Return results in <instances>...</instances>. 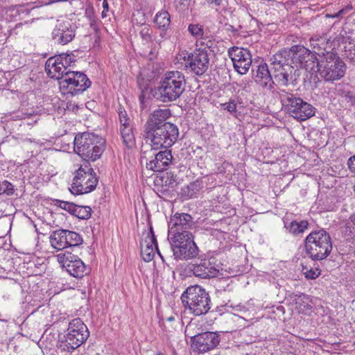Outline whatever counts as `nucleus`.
Listing matches in <instances>:
<instances>
[{
	"label": "nucleus",
	"mask_w": 355,
	"mask_h": 355,
	"mask_svg": "<svg viewBox=\"0 0 355 355\" xmlns=\"http://www.w3.org/2000/svg\"><path fill=\"white\" fill-rule=\"evenodd\" d=\"M186 86L184 73L179 71L166 72L154 89V96L163 103H169L179 98Z\"/></svg>",
	"instance_id": "f257e3e1"
},
{
	"label": "nucleus",
	"mask_w": 355,
	"mask_h": 355,
	"mask_svg": "<svg viewBox=\"0 0 355 355\" xmlns=\"http://www.w3.org/2000/svg\"><path fill=\"white\" fill-rule=\"evenodd\" d=\"M104 139L94 133L84 132L74 139V151L85 160L96 161L104 150Z\"/></svg>",
	"instance_id": "f03ea898"
},
{
	"label": "nucleus",
	"mask_w": 355,
	"mask_h": 355,
	"mask_svg": "<svg viewBox=\"0 0 355 355\" xmlns=\"http://www.w3.org/2000/svg\"><path fill=\"white\" fill-rule=\"evenodd\" d=\"M181 300L184 306L196 316L206 314L211 309L209 293L198 285L189 286L182 293Z\"/></svg>",
	"instance_id": "7ed1b4c3"
},
{
	"label": "nucleus",
	"mask_w": 355,
	"mask_h": 355,
	"mask_svg": "<svg viewBox=\"0 0 355 355\" xmlns=\"http://www.w3.org/2000/svg\"><path fill=\"white\" fill-rule=\"evenodd\" d=\"M306 252L313 260H322L332 250V241L324 229L311 232L305 239Z\"/></svg>",
	"instance_id": "20e7f679"
},
{
	"label": "nucleus",
	"mask_w": 355,
	"mask_h": 355,
	"mask_svg": "<svg viewBox=\"0 0 355 355\" xmlns=\"http://www.w3.org/2000/svg\"><path fill=\"white\" fill-rule=\"evenodd\" d=\"M179 130L174 124H166L158 128L144 130V137L150 148L160 150L172 146L178 139Z\"/></svg>",
	"instance_id": "39448f33"
},
{
	"label": "nucleus",
	"mask_w": 355,
	"mask_h": 355,
	"mask_svg": "<svg viewBox=\"0 0 355 355\" xmlns=\"http://www.w3.org/2000/svg\"><path fill=\"white\" fill-rule=\"evenodd\" d=\"M279 98L286 112L298 121H305L315 114V107L284 89L279 92Z\"/></svg>",
	"instance_id": "423d86ee"
},
{
	"label": "nucleus",
	"mask_w": 355,
	"mask_h": 355,
	"mask_svg": "<svg viewBox=\"0 0 355 355\" xmlns=\"http://www.w3.org/2000/svg\"><path fill=\"white\" fill-rule=\"evenodd\" d=\"M315 67L322 78L331 82L343 78L346 70V65L340 57L330 52H327L321 60H318Z\"/></svg>",
	"instance_id": "0eeeda50"
},
{
	"label": "nucleus",
	"mask_w": 355,
	"mask_h": 355,
	"mask_svg": "<svg viewBox=\"0 0 355 355\" xmlns=\"http://www.w3.org/2000/svg\"><path fill=\"white\" fill-rule=\"evenodd\" d=\"M177 59L183 60L181 62L183 69L189 70L198 76L203 75L209 69V58L206 48L196 49L190 53L182 52L178 55Z\"/></svg>",
	"instance_id": "6e6552de"
},
{
	"label": "nucleus",
	"mask_w": 355,
	"mask_h": 355,
	"mask_svg": "<svg viewBox=\"0 0 355 355\" xmlns=\"http://www.w3.org/2000/svg\"><path fill=\"white\" fill-rule=\"evenodd\" d=\"M89 336L87 327L80 318L72 320L68 327L64 340L62 342L63 351L73 352L79 347Z\"/></svg>",
	"instance_id": "1a4fd4ad"
},
{
	"label": "nucleus",
	"mask_w": 355,
	"mask_h": 355,
	"mask_svg": "<svg viewBox=\"0 0 355 355\" xmlns=\"http://www.w3.org/2000/svg\"><path fill=\"white\" fill-rule=\"evenodd\" d=\"M285 59L291 64H294L297 67L304 68L306 70L312 71L315 67L318 60L315 55L308 49L302 45H294L289 49H283L279 51Z\"/></svg>",
	"instance_id": "9d476101"
},
{
	"label": "nucleus",
	"mask_w": 355,
	"mask_h": 355,
	"mask_svg": "<svg viewBox=\"0 0 355 355\" xmlns=\"http://www.w3.org/2000/svg\"><path fill=\"white\" fill-rule=\"evenodd\" d=\"M170 239L171 248L175 260H189L196 258L199 250L194 242L193 234L171 237Z\"/></svg>",
	"instance_id": "9b49d317"
},
{
	"label": "nucleus",
	"mask_w": 355,
	"mask_h": 355,
	"mask_svg": "<svg viewBox=\"0 0 355 355\" xmlns=\"http://www.w3.org/2000/svg\"><path fill=\"white\" fill-rule=\"evenodd\" d=\"M97 183L98 178L94 170L85 163L84 167L81 166L76 171L70 191L76 195L87 193L94 190Z\"/></svg>",
	"instance_id": "f8f14e48"
},
{
	"label": "nucleus",
	"mask_w": 355,
	"mask_h": 355,
	"mask_svg": "<svg viewBox=\"0 0 355 355\" xmlns=\"http://www.w3.org/2000/svg\"><path fill=\"white\" fill-rule=\"evenodd\" d=\"M91 85V81L83 72L69 71L60 80V89L63 94L77 95L83 93Z\"/></svg>",
	"instance_id": "ddd939ff"
},
{
	"label": "nucleus",
	"mask_w": 355,
	"mask_h": 355,
	"mask_svg": "<svg viewBox=\"0 0 355 355\" xmlns=\"http://www.w3.org/2000/svg\"><path fill=\"white\" fill-rule=\"evenodd\" d=\"M157 150L150 148L143 151L142 159H146L148 169L162 172L166 170L172 163L173 156L171 151L167 148L157 153Z\"/></svg>",
	"instance_id": "4468645a"
},
{
	"label": "nucleus",
	"mask_w": 355,
	"mask_h": 355,
	"mask_svg": "<svg viewBox=\"0 0 355 355\" xmlns=\"http://www.w3.org/2000/svg\"><path fill=\"white\" fill-rule=\"evenodd\" d=\"M194 222L190 214L176 213L171 216L168 222L169 239L176 236H182L185 234H192L190 230L193 228Z\"/></svg>",
	"instance_id": "2eb2a0df"
},
{
	"label": "nucleus",
	"mask_w": 355,
	"mask_h": 355,
	"mask_svg": "<svg viewBox=\"0 0 355 355\" xmlns=\"http://www.w3.org/2000/svg\"><path fill=\"white\" fill-rule=\"evenodd\" d=\"M270 60L275 80L282 86L288 85L293 71L291 63L279 52L272 55Z\"/></svg>",
	"instance_id": "dca6fc26"
},
{
	"label": "nucleus",
	"mask_w": 355,
	"mask_h": 355,
	"mask_svg": "<svg viewBox=\"0 0 355 355\" xmlns=\"http://www.w3.org/2000/svg\"><path fill=\"white\" fill-rule=\"evenodd\" d=\"M57 257L58 262L71 276L82 278L87 274L85 264L77 255L69 252H64L58 254Z\"/></svg>",
	"instance_id": "f3484780"
},
{
	"label": "nucleus",
	"mask_w": 355,
	"mask_h": 355,
	"mask_svg": "<svg viewBox=\"0 0 355 355\" xmlns=\"http://www.w3.org/2000/svg\"><path fill=\"white\" fill-rule=\"evenodd\" d=\"M193 349L199 353H205L214 349L220 343L218 334L206 331L192 337Z\"/></svg>",
	"instance_id": "a211bd4d"
},
{
	"label": "nucleus",
	"mask_w": 355,
	"mask_h": 355,
	"mask_svg": "<svg viewBox=\"0 0 355 355\" xmlns=\"http://www.w3.org/2000/svg\"><path fill=\"white\" fill-rule=\"evenodd\" d=\"M228 54L233 62L235 70L240 74H246L252 64L250 51L247 49L234 46L229 49Z\"/></svg>",
	"instance_id": "6ab92c4d"
},
{
	"label": "nucleus",
	"mask_w": 355,
	"mask_h": 355,
	"mask_svg": "<svg viewBox=\"0 0 355 355\" xmlns=\"http://www.w3.org/2000/svg\"><path fill=\"white\" fill-rule=\"evenodd\" d=\"M171 116V110L168 108L155 110L149 114L144 125V130L158 128L164 125L172 124L166 122Z\"/></svg>",
	"instance_id": "aec40b11"
},
{
	"label": "nucleus",
	"mask_w": 355,
	"mask_h": 355,
	"mask_svg": "<svg viewBox=\"0 0 355 355\" xmlns=\"http://www.w3.org/2000/svg\"><path fill=\"white\" fill-rule=\"evenodd\" d=\"M140 245L141 254L144 261L149 262L153 259L155 256L153 246L155 247L157 253L163 260V257L158 250L157 240L152 227H150V231L147 232L144 241L141 242Z\"/></svg>",
	"instance_id": "412c9836"
},
{
	"label": "nucleus",
	"mask_w": 355,
	"mask_h": 355,
	"mask_svg": "<svg viewBox=\"0 0 355 355\" xmlns=\"http://www.w3.org/2000/svg\"><path fill=\"white\" fill-rule=\"evenodd\" d=\"M74 36V31L69 23L58 24L52 32L53 39L60 44L69 43Z\"/></svg>",
	"instance_id": "4be33fe9"
},
{
	"label": "nucleus",
	"mask_w": 355,
	"mask_h": 355,
	"mask_svg": "<svg viewBox=\"0 0 355 355\" xmlns=\"http://www.w3.org/2000/svg\"><path fill=\"white\" fill-rule=\"evenodd\" d=\"M45 71L49 76L57 79L59 83L60 80H61V78H63L66 73L71 71L67 69L64 65L61 64L59 60H57L55 56L51 57L46 60L45 63Z\"/></svg>",
	"instance_id": "5701e85b"
},
{
	"label": "nucleus",
	"mask_w": 355,
	"mask_h": 355,
	"mask_svg": "<svg viewBox=\"0 0 355 355\" xmlns=\"http://www.w3.org/2000/svg\"><path fill=\"white\" fill-rule=\"evenodd\" d=\"M196 277L207 279L214 277L218 273V270L209 260H202L200 263L195 264L191 269Z\"/></svg>",
	"instance_id": "b1692460"
},
{
	"label": "nucleus",
	"mask_w": 355,
	"mask_h": 355,
	"mask_svg": "<svg viewBox=\"0 0 355 355\" xmlns=\"http://www.w3.org/2000/svg\"><path fill=\"white\" fill-rule=\"evenodd\" d=\"M255 81L267 90H270L273 87L274 81L266 63H262L258 66Z\"/></svg>",
	"instance_id": "393cba45"
},
{
	"label": "nucleus",
	"mask_w": 355,
	"mask_h": 355,
	"mask_svg": "<svg viewBox=\"0 0 355 355\" xmlns=\"http://www.w3.org/2000/svg\"><path fill=\"white\" fill-rule=\"evenodd\" d=\"M66 234V230L53 231L49 237L51 246L58 250L67 248Z\"/></svg>",
	"instance_id": "a878e982"
},
{
	"label": "nucleus",
	"mask_w": 355,
	"mask_h": 355,
	"mask_svg": "<svg viewBox=\"0 0 355 355\" xmlns=\"http://www.w3.org/2000/svg\"><path fill=\"white\" fill-rule=\"evenodd\" d=\"M327 39L324 37L321 36H314L310 39V44L311 46L313 49V53L318 54L320 55L322 54L324 56V53L323 52L325 50V46L327 45Z\"/></svg>",
	"instance_id": "bb28decb"
},
{
	"label": "nucleus",
	"mask_w": 355,
	"mask_h": 355,
	"mask_svg": "<svg viewBox=\"0 0 355 355\" xmlns=\"http://www.w3.org/2000/svg\"><path fill=\"white\" fill-rule=\"evenodd\" d=\"M120 132L123 139V143L127 147L131 148L135 144V135L133 132V125H128L120 128Z\"/></svg>",
	"instance_id": "cd10ccee"
},
{
	"label": "nucleus",
	"mask_w": 355,
	"mask_h": 355,
	"mask_svg": "<svg viewBox=\"0 0 355 355\" xmlns=\"http://www.w3.org/2000/svg\"><path fill=\"white\" fill-rule=\"evenodd\" d=\"M309 223L307 220H301L300 222L293 220L285 227L288 230L289 232L293 235H298L303 233L308 228Z\"/></svg>",
	"instance_id": "c85d7f7f"
},
{
	"label": "nucleus",
	"mask_w": 355,
	"mask_h": 355,
	"mask_svg": "<svg viewBox=\"0 0 355 355\" xmlns=\"http://www.w3.org/2000/svg\"><path fill=\"white\" fill-rule=\"evenodd\" d=\"M154 21L159 28H166L170 25V15L167 11L162 10L157 13Z\"/></svg>",
	"instance_id": "c756f323"
},
{
	"label": "nucleus",
	"mask_w": 355,
	"mask_h": 355,
	"mask_svg": "<svg viewBox=\"0 0 355 355\" xmlns=\"http://www.w3.org/2000/svg\"><path fill=\"white\" fill-rule=\"evenodd\" d=\"M72 214L80 219H88L91 217L92 209L89 206H79L76 205Z\"/></svg>",
	"instance_id": "7c9ffc66"
},
{
	"label": "nucleus",
	"mask_w": 355,
	"mask_h": 355,
	"mask_svg": "<svg viewBox=\"0 0 355 355\" xmlns=\"http://www.w3.org/2000/svg\"><path fill=\"white\" fill-rule=\"evenodd\" d=\"M343 56L350 63L355 64V42H349L344 47Z\"/></svg>",
	"instance_id": "2f4dec72"
},
{
	"label": "nucleus",
	"mask_w": 355,
	"mask_h": 355,
	"mask_svg": "<svg viewBox=\"0 0 355 355\" xmlns=\"http://www.w3.org/2000/svg\"><path fill=\"white\" fill-rule=\"evenodd\" d=\"M66 239L67 247L78 246L83 243V239L80 235L75 232L66 230Z\"/></svg>",
	"instance_id": "473e14b6"
},
{
	"label": "nucleus",
	"mask_w": 355,
	"mask_h": 355,
	"mask_svg": "<svg viewBox=\"0 0 355 355\" xmlns=\"http://www.w3.org/2000/svg\"><path fill=\"white\" fill-rule=\"evenodd\" d=\"M202 187L201 182L198 180L192 182L187 187V191H184V193L190 198H193L200 191Z\"/></svg>",
	"instance_id": "72a5a7b5"
},
{
	"label": "nucleus",
	"mask_w": 355,
	"mask_h": 355,
	"mask_svg": "<svg viewBox=\"0 0 355 355\" xmlns=\"http://www.w3.org/2000/svg\"><path fill=\"white\" fill-rule=\"evenodd\" d=\"M118 114L120 128L132 125L130 119L128 117L126 111L121 105L118 108Z\"/></svg>",
	"instance_id": "f704fd0d"
},
{
	"label": "nucleus",
	"mask_w": 355,
	"mask_h": 355,
	"mask_svg": "<svg viewBox=\"0 0 355 355\" xmlns=\"http://www.w3.org/2000/svg\"><path fill=\"white\" fill-rule=\"evenodd\" d=\"M302 272L305 275L306 278L310 279H315L320 275L319 269L308 268L306 266H302Z\"/></svg>",
	"instance_id": "c9c22d12"
},
{
	"label": "nucleus",
	"mask_w": 355,
	"mask_h": 355,
	"mask_svg": "<svg viewBox=\"0 0 355 355\" xmlns=\"http://www.w3.org/2000/svg\"><path fill=\"white\" fill-rule=\"evenodd\" d=\"M188 31L196 39L201 38L204 34L203 29L199 24H190Z\"/></svg>",
	"instance_id": "e433bc0d"
},
{
	"label": "nucleus",
	"mask_w": 355,
	"mask_h": 355,
	"mask_svg": "<svg viewBox=\"0 0 355 355\" xmlns=\"http://www.w3.org/2000/svg\"><path fill=\"white\" fill-rule=\"evenodd\" d=\"M55 57L57 58V60H59L67 69L72 62H75L73 56L70 54L62 53Z\"/></svg>",
	"instance_id": "4c0bfd02"
},
{
	"label": "nucleus",
	"mask_w": 355,
	"mask_h": 355,
	"mask_svg": "<svg viewBox=\"0 0 355 355\" xmlns=\"http://www.w3.org/2000/svg\"><path fill=\"white\" fill-rule=\"evenodd\" d=\"M13 193L14 187L10 182L7 180L0 182V194L5 193L7 196H11Z\"/></svg>",
	"instance_id": "58836bf2"
},
{
	"label": "nucleus",
	"mask_w": 355,
	"mask_h": 355,
	"mask_svg": "<svg viewBox=\"0 0 355 355\" xmlns=\"http://www.w3.org/2000/svg\"><path fill=\"white\" fill-rule=\"evenodd\" d=\"M343 101L346 107H352L355 105V96L351 92H343L341 94Z\"/></svg>",
	"instance_id": "ea45409f"
},
{
	"label": "nucleus",
	"mask_w": 355,
	"mask_h": 355,
	"mask_svg": "<svg viewBox=\"0 0 355 355\" xmlns=\"http://www.w3.org/2000/svg\"><path fill=\"white\" fill-rule=\"evenodd\" d=\"M139 33H140V35H141L142 40L144 41H145L146 42L148 43V42H150L152 41L153 31L148 26H147V25L144 26L141 28Z\"/></svg>",
	"instance_id": "a19ab883"
},
{
	"label": "nucleus",
	"mask_w": 355,
	"mask_h": 355,
	"mask_svg": "<svg viewBox=\"0 0 355 355\" xmlns=\"http://www.w3.org/2000/svg\"><path fill=\"white\" fill-rule=\"evenodd\" d=\"M55 205L71 214L76 205L74 203L62 200H56Z\"/></svg>",
	"instance_id": "79ce46f5"
},
{
	"label": "nucleus",
	"mask_w": 355,
	"mask_h": 355,
	"mask_svg": "<svg viewBox=\"0 0 355 355\" xmlns=\"http://www.w3.org/2000/svg\"><path fill=\"white\" fill-rule=\"evenodd\" d=\"M191 0H175V4L179 11L188 10L190 6Z\"/></svg>",
	"instance_id": "37998d69"
},
{
	"label": "nucleus",
	"mask_w": 355,
	"mask_h": 355,
	"mask_svg": "<svg viewBox=\"0 0 355 355\" xmlns=\"http://www.w3.org/2000/svg\"><path fill=\"white\" fill-rule=\"evenodd\" d=\"M224 110H227L230 113L236 112V103L234 100H230L229 102L221 104Z\"/></svg>",
	"instance_id": "c03bdc74"
},
{
	"label": "nucleus",
	"mask_w": 355,
	"mask_h": 355,
	"mask_svg": "<svg viewBox=\"0 0 355 355\" xmlns=\"http://www.w3.org/2000/svg\"><path fill=\"white\" fill-rule=\"evenodd\" d=\"M345 234L347 239H355V227L349 222L346 225Z\"/></svg>",
	"instance_id": "a18cd8bd"
},
{
	"label": "nucleus",
	"mask_w": 355,
	"mask_h": 355,
	"mask_svg": "<svg viewBox=\"0 0 355 355\" xmlns=\"http://www.w3.org/2000/svg\"><path fill=\"white\" fill-rule=\"evenodd\" d=\"M347 165L349 170L355 173V155L349 158Z\"/></svg>",
	"instance_id": "49530a36"
},
{
	"label": "nucleus",
	"mask_w": 355,
	"mask_h": 355,
	"mask_svg": "<svg viewBox=\"0 0 355 355\" xmlns=\"http://www.w3.org/2000/svg\"><path fill=\"white\" fill-rule=\"evenodd\" d=\"M103 11L101 12V16L103 18L107 17V12L109 11V4L107 0H103Z\"/></svg>",
	"instance_id": "de8ad7c7"
},
{
	"label": "nucleus",
	"mask_w": 355,
	"mask_h": 355,
	"mask_svg": "<svg viewBox=\"0 0 355 355\" xmlns=\"http://www.w3.org/2000/svg\"><path fill=\"white\" fill-rule=\"evenodd\" d=\"M344 12H344L343 10H339L338 12H337L336 13H335L334 15L327 14L326 15V17H331V18L340 17H342V15H343V14Z\"/></svg>",
	"instance_id": "09e8293b"
},
{
	"label": "nucleus",
	"mask_w": 355,
	"mask_h": 355,
	"mask_svg": "<svg viewBox=\"0 0 355 355\" xmlns=\"http://www.w3.org/2000/svg\"><path fill=\"white\" fill-rule=\"evenodd\" d=\"M205 1L208 4H214L216 6H220L222 3V0H205Z\"/></svg>",
	"instance_id": "8fccbe9b"
},
{
	"label": "nucleus",
	"mask_w": 355,
	"mask_h": 355,
	"mask_svg": "<svg viewBox=\"0 0 355 355\" xmlns=\"http://www.w3.org/2000/svg\"><path fill=\"white\" fill-rule=\"evenodd\" d=\"M349 223H350L355 227V214H352L349 218Z\"/></svg>",
	"instance_id": "3c124183"
},
{
	"label": "nucleus",
	"mask_w": 355,
	"mask_h": 355,
	"mask_svg": "<svg viewBox=\"0 0 355 355\" xmlns=\"http://www.w3.org/2000/svg\"><path fill=\"white\" fill-rule=\"evenodd\" d=\"M168 322H172L175 320V318L173 316L167 317L166 319Z\"/></svg>",
	"instance_id": "603ef678"
},
{
	"label": "nucleus",
	"mask_w": 355,
	"mask_h": 355,
	"mask_svg": "<svg viewBox=\"0 0 355 355\" xmlns=\"http://www.w3.org/2000/svg\"><path fill=\"white\" fill-rule=\"evenodd\" d=\"M354 192H355V185H354Z\"/></svg>",
	"instance_id": "864d4df0"
},
{
	"label": "nucleus",
	"mask_w": 355,
	"mask_h": 355,
	"mask_svg": "<svg viewBox=\"0 0 355 355\" xmlns=\"http://www.w3.org/2000/svg\"><path fill=\"white\" fill-rule=\"evenodd\" d=\"M157 355H163V354H157Z\"/></svg>",
	"instance_id": "5fc2aeb1"
}]
</instances>
